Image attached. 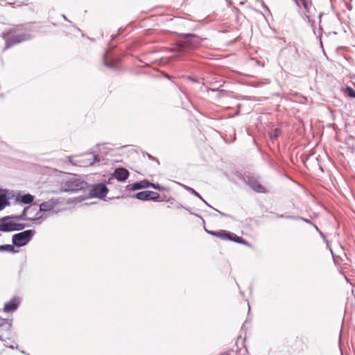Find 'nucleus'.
I'll return each instance as SVG.
<instances>
[{
	"label": "nucleus",
	"instance_id": "f257e3e1",
	"mask_svg": "<svg viewBox=\"0 0 355 355\" xmlns=\"http://www.w3.org/2000/svg\"><path fill=\"white\" fill-rule=\"evenodd\" d=\"M2 37L6 42L3 49V51H6L15 44L28 40L31 36L24 26L18 25L3 33Z\"/></svg>",
	"mask_w": 355,
	"mask_h": 355
},
{
	"label": "nucleus",
	"instance_id": "f03ea898",
	"mask_svg": "<svg viewBox=\"0 0 355 355\" xmlns=\"http://www.w3.org/2000/svg\"><path fill=\"white\" fill-rule=\"evenodd\" d=\"M202 42V39L195 35H188L184 40L179 41L171 51L179 53L185 52L187 50H191L198 47Z\"/></svg>",
	"mask_w": 355,
	"mask_h": 355
},
{
	"label": "nucleus",
	"instance_id": "7ed1b4c3",
	"mask_svg": "<svg viewBox=\"0 0 355 355\" xmlns=\"http://www.w3.org/2000/svg\"><path fill=\"white\" fill-rule=\"evenodd\" d=\"M207 232L212 236L218 237L223 240H230L232 241H234L236 243L245 245L246 246L250 247L251 245L250 243L242 239L241 237L236 235L234 233H232L230 232L226 231V230H220L218 232H214V231H209L206 230Z\"/></svg>",
	"mask_w": 355,
	"mask_h": 355
},
{
	"label": "nucleus",
	"instance_id": "20e7f679",
	"mask_svg": "<svg viewBox=\"0 0 355 355\" xmlns=\"http://www.w3.org/2000/svg\"><path fill=\"white\" fill-rule=\"evenodd\" d=\"M86 184V182L84 181H81L76 178H71L64 183L62 188V191L65 192L78 191L85 189Z\"/></svg>",
	"mask_w": 355,
	"mask_h": 355
},
{
	"label": "nucleus",
	"instance_id": "39448f33",
	"mask_svg": "<svg viewBox=\"0 0 355 355\" xmlns=\"http://www.w3.org/2000/svg\"><path fill=\"white\" fill-rule=\"evenodd\" d=\"M35 231L28 230L12 236V243L17 246L26 245L34 235Z\"/></svg>",
	"mask_w": 355,
	"mask_h": 355
},
{
	"label": "nucleus",
	"instance_id": "423d86ee",
	"mask_svg": "<svg viewBox=\"0 0 355 355\" xmlns=\"http://www.w3.org/2000/svg\"><path fill=\"white\" fill-rule=\"evenodd\" d=\"M149 187H151L154 188L155 189H157L159 191H164L165 189L164 187L160 186L159 184H155L153 183L150 182L148 180H141L135 183H133L132 184L128 185V188L131 191H136L141 189L148 188Z\"/></svg>",
	"mask_w": 355,
	"mask_h": 355
},
{
	"label": "nucleus",
	"instance_id": "0eeeda50",
	"mask_svg": "<svg viewBox=\"0 0 355 355\" xmlns=\"http://www.w3.org/2000/svg\"><path fill=\"white\" fill-rule=\"evenodd\" d=\"M107 191L106 186L103 183H99L92 186L89 195L91 197L102 198L106 196Z\"/></svg>",
	"mask_w": 355,
	"mask_h": 355
},
{
	"label": "nucleus",
	"instance_id": "6e6552de",
	"mask_svg": "<svg viewBox=\"0 0 355 355\" xmlns=\"http://www.w3.org/2000/svg\"><path fill=\"white\" fill-rule=\"evenodd\" d=\"M24 228V225L21 223H13L12 221L0 223V231L1 232H11L15 230H20Z\"/></svg>",
	"mask_w": 355,
	"mask_h": 355
},
{
	"label": "nucleus",
	"instance_id": "1a4fd4ad",
	"mask_svg": "<svg viewBox=\"0 0 355 355\" xmlns=\"http://www.w3.org/2000/svg\"><path fill=\"white\" fill-rule=\"evenodd\" d=\"M250 187L257 193H266V188L256 180H250L248 181Z\"/></svg>",
	"mask_w": 355,
	"mask_h": 355
},
{
	"label": "nucleus",
	"instance_id": "9d476101",
	"mask_svg": "<svg viewBox=\"0 0 355 355\" xmlns=\"http://www.w3.org/2000/svg\"><path fill=\"white\" fill-rule=\"evenodd\" d=\"M59 202L58 200L51 199L48 201L42 202L40 206V211H48L53 209Z\"/></svg>",
	"mask_w": 355,
	"mask_h": 355
},
{
	"label": "nucleus",
	"instance_id": "9b49d317",
	"mask_svg": "<svg viewBox=\"0 0 355 355\" xmlns=\"http://www.w3.org/2000/svg\"><path fill=\"white\" fill-rule=\"evenodd\" d=\"M299 7H303L304 9L307 17H309V15L312 13V3L311 1H308L307 0H293Z\"/></svg>",
	"mask_w": 355,
	"mask_h": 355
},
{
	"label": "nucleus",
	"instance_id": "f8f14e48",
	"mask_svg": "<svg viewBox=\"0 0 355 355\" xmlns=\"http://www.w3.org/2000/svg\"><path fill=\"white\" fill-rule=\"evenodd\" d=\"M129 176V172L124 168H118L114 172V177L119 181H124Z\"/></svg>",
	"mask_w": 355,
	"mask_h": 355
},
{
	"label": "nucleus",
	"instance_id": "ddd939ff",
	"mask_svg": "<svg viewBox=\"0 0 355 355\" xmlns=\"http://www.w3.org/2000/svg\"><path fill=\"white\" fill-rule=\"evenodd\" d=\"M19 302L17 297H13L11 300L4 304L3 310L6 312H10L16 310Z\"/></svg>",
	"mask_w": 355,
	"mask_h": 355
},
{
	"label": "nucleus",
	"instance_id": "4468645a",
	"mask_svg": "<svg viewBox=\"0 0 355 355\" xmlns=\"http://www.w3.org/2000/svg\"><path fill=\"white\" fill-rule=\"evenodd\" d=\"M136 198L141 200H149V191H144L139 192L136 194Z\"/></svg>",
	"mask_w": 355,
	"mask_h": 355
},
{
	"label": "nucleus",
	"instance_id": "2eb2a0df",
	"mask_svg": "<svg viewBox=\"0 0 355 355\" xmlns=\"http://www.w3.org/2000/svg\"><path fill=\"white\" fill-rule=\"evenodd\" d=\"M343 92L345 95L347 96L348 97L351 98H355V90L352 87L347 86L343 90Z\"/></svg>",
	"mask_w": 355,
	"mask_h": 355
},
{
	"label": "nucleus",
	"instance_id": "dca6fc26",
	"mask_svg": "<svg viewBox=\"0 0 355 355\" xmlns=\"http://www.w3.org/2000/svg\"><path fill=\"white\" fill-rule=\"evenodd\" d=\"M33 200L34 197L31 194H25L21 198V202L24 204L31 203Z\"/></svg>",
	"mask_w": 355,
	"mask_h": 355
},
{
	"label": "nucleus",
	"instance_id": "f3484780",
	"mask_svg": "<svg viewBox=\"0 0 355 355\" xmlns=\"http://www.w3.org/2000/svg\"><path fill=\"white\" fill-rule=\"evenodd\" d=\"M7 198L6 196L3 193H0V210L3 209V207L7 205Z\"/></svg>",
	"mask_w": 355,
	"mask_h": 355
},
{
	"label": "nucleus",
	"instance_id": "a211bd4d",
	"mask_svg": "<svg viewBox=\"0 0 355 355\" xmlns=\"http://www.w3.org/2000/svg\"><path fill=\"white\" fill-rule=\"evenodd\" d=\"M160 196L158 193L149 191V200H157L159 198Z\"/></svg>",
	"mask_w": 355,
	"mask_h": 355
},
{
	"label": "nucleus",
	"instance_id": "6ab92c4d",
	"mask_svg": "<svg viewBox=\"0 0 355 355\" xmlns=\"http://www.w3.org/2000/svg\"><path fill=\"white\" fill-rule=\"evenodd\" d=\"M0 250H6V251L12 252H15V248H14L13 245H0Z\"/></svg>",
	"mask_w": 355,
	"mask_h": 355
},
{
	"label": "nucleus",
	"instance_id": "aec40b11",
	"mask_svg": "<svg viewBox=\"0 0 355 355\" xmlns=\"http://www.w3.org/2000/svg\"><path fill=\"white\" fill-rule=\"evenodd\" d=\"M6 324L8 329H9L11 327V324L8 320L6 319H0V325Z\"/></svg>",
	"mask_w": 355,
	"mask_h": 355
},
{
	"label": "nucleus",
	"instance_id": "412c9836",
	"mask_svg": "<svg viewBox=\"0 0 355 355\" xmlns=\"http://www.w3.org/2000/svg\"><path fill=\"white\" fill-rule=\"evenodd\" d=\"M280 134V131L279 129H275L274 130L273 132H271L270 133V138L271 139H276L277 137H279Z\"/></svg>",
	"mask_w": 355,
	"mask_h": 355
},
{
	"label": "nucleus",
	"instance_id": "4be33fe9",
	"mask_svg": "<svg viewBox=\"0 0 355 355\" xmlns=\"http://www.w3.org/2000/svg\"><path fill=\"white\" fill-rule=\"evenodd\" d=\"M0 340H4V338L2 335H0Z\"/></svg>",
	"mask_w": 355,
	"mask_h": 355
}]
</instances>
